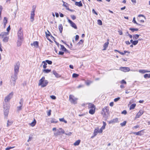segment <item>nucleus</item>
<instances>
[{"label":"nucleus","instance_id":"f257e3e1","mask_svg":"<svg viewBox=\"0 0 150 150\" xmlns=\"http://www.w3.org/2000/svg\"><path fill=\"white\" fill-rule=\"evenodd\" d=\"M13 94V92H11L7 95L4 99L5 103H4L3 108L5 117H7L9 112V110L10 108L9 104L6 103L8 102L11 99Z\"/></svg>","mask_w":150,"mask_h":150},{"label":"nucleus","instance_id":"f03ea898","mask_svg":"<svg viewBox=\"0 0 150 150\" xmlns=\"http://www.w3.org/2000/svg\"><path fill=\"white\" fill-rule=\"evenodd\" d=\"M45 77L43 76L39 80V86H41V87H44L47 85L48 81L47 80H45Z\"/></svg>","mask_w":150,"mask_h":150},{"label":"nucleus","instance_id":"7ed1b4c3","mask_svg":"<svg viewBox=\"0 0 150 150\" xmlns=\"http://www.w3.org/2000/svg\"><path fill=\"white\" fill-rule=\"evenodd\" d=\"M20 64L19 61L17 62L14 65V74H18L19 72V70L20 67Z\"/></svg>","mask_w":150,"mask_h":150},{"label":"nucleus","instance_id":"20e7f679","mask_svg":"<svg viewBox=\"0 0 150 150\" xmlns=\"http://www.w3.org/2000/svg\"><path fill=\"white\" fill-rule=\"evenodd\" d=\"M77 98L75 97L72 95H70L69 96V100L72 103L76 104L77 103L76 101Z\"/></svg>","mask_w":150,"mask_h":150},{"label":"nucleus","instance_id":"39448f33","mask_svg":"<svg viewBox=\"0 0 150 150\" xmlns=\"http://www.w3.org/2000/svg\"><path fill=\"white\" fill-rule=\"evenodd\" d=\"M17 75L18 74H16L15 75V74L14 73V75H13L11 77V79L13 81V86H14L15 85V83L16 80L17 79Z\"/></svg>","mask_w":150,"mask_h":150},{"label":"nucleus","instance_id":"423d86ee","mask_svg":"<svg viewBox=\"0 0 150 150\" xmlns=\"http://www.w3.org/2000/svg\"><path fill=\"white\" fill-rule=\"evenodd\" d=\"M68 22L70 24L71 26L75 29H77V28L75 24L71 20L67 18Z\"/></svg>","mask_w":150,"mask_h":150},{"label":"nucleus","instance_id":"0eeeda50","mask_svg":"<svg viewBox=\"0 0 150 150\" xmlns=\"http://www.w3.org/2000/svg\"><path fill=\"white\" fill-rule=\"evenodd\" d=\"M23 38H18L17 42V46H20L22 44L23 40Z\"/></svg>","mask_w":150,"mask_h":150},{"label":"nucleus","instance_id":"6e6552de","mask_svg":"<svg viewBox=\"0 0 150 150\" xmlns=\"http://www.w3.org/2000/svg\"><path fill=\"white\" fill-rule=\"evenodd\" d=\"M18 38H23V33L22 28H20L18 33Z\"/></svg>","mask_w":150,"mask_h":150},{"label":"nucleus","instance_id":"1a4fd4ad","mask_svg":"<svg viewBox=\"0 0 150 150\" xmlns=\"http://www.w3.org/2000/svg\"><path fill=\"white\" fill-rule=\"evenodd\" d=\"M118 122V119L117 118H116L115 119H113L112 120L108 121L109 124H111L115 123Z\"/></svg>","mask_w":150,"mask_h":150},{"label":"nucleus","instance_id":"9d476101","mask_svg":"<svg viewBox=\"0 0 150 150\" xmlns=\"http://www.w3.org/2000/svg\"><path fill=\"white\" fill-rule=\"evenodd\" d=\"M120 69L121 71L126 72L129 71L130 69L128 67H122L120 68Z\"/></svg>","mask_w":150,"mask_h":150},{"label":"nucleus","instance_id":"9b49d317","mask_svg":"<svg viewBox=\"0 0 150 150\" xmlns=\"http://www.w3.org/2000/svg\"><path fill=\"white\" fill-rule=\"evenodd\" d=\"M8 34L9 33H8V32H2L0 34V36H1L2 38L6 36L7 35H8Z\"/></svg>","mask_w":150,"mask_h":150},{"label":"nucleus","instance_id":"f8f14e48","mask_svg":"<svg viewBox=\"0 0 150 150\" xmlns=\"http://www.w3.org/2000/svg\"><path fill=\"white\" fill-rule=\"evenodd\" d=\"M35 15V13H31V15L30 16V21L31 22H33L34 21V17Z\"/></svg>","mask_w":150,"mask_h":150},{"label":"nucleus","instance_id":"ddd939ff","mask_svg":"<svg viewBox=\"0 0 150 150\" xmlns=\"http://www.w3.org/2000/svg\"><path fill=\"white\" fill-rule=\"evenodd\" d=\"M88 108L93 109L95 108V106L93 104L90 103H88Z\"/></svg>","mask_w":150,"mask_h":150},{"label":"nucleus","instance_id":"4468645a","mask_svg":"<svg viewBox=\"0 0 150 150\" xmlns=\"http://www.w3.org/2000/svg\"><path fill=\"white\" fill-rule=\"evenodd\" d=\"M108 40V41L105 42L103 45V50H106L107 48L108 47V45L109 44Z\"/></svg>","mask_w":150,"mask_h":150},{"label":"nucleus","instance_id":"2eb2a0df","mask_svg":"<svg viewBox=\"0 0 150 150\" xmlns=\"http://www.w3.org/2000/svg\"><path fill=\"white\" fill-rule=\"evenodd\" d=\"M31 45L32 46L33 45L36 48H38L39 46L38 42V41L34 42L33 43H31Z\"/></svg>","mask_w":150,"mask_h":150},{"label":"nucleus","instance_id":"dca6fc26","mask_svg":"<svg viewBox=\"0 0 150 150\" xmlns=\"http://www.w3.org/2000/svg\"><path fill=\"white\" fill-rule=\"evenodd\" d=\"M75 5L79 7H81L83 6L82 3L81 1L79 2H75Z\"/></svg>","mask_w":150,"mask_h":150},{"label":"nucleus","instance_id":"f3484780","mask_svg":"<svg viewBox=\"0 0 150 150\" xmlns=\"http://www.w3.org/2000/svg\"><path fill=\"white\" fill-rule=\"evenodd\" d=\"M8 22L7 19L6 17H4L3 20V23L4 24V27L5 28L6 24Z\"/></svg>","mask_w":150,"mask_h":150},{"label":"nucleus","instance_id":"a211bd4d","mask_svg":"<svg viewBox=\"0 0 150 150\" xmlns=\"http://www.w3.org/2000/svg\"><path fill=\"white\" fill-rule=\"evenodd\" d=\"M95 111V108L91 109L89 111V113L91 115L93 114Z\"/></svg>","mask_w":150,"mask_h":150},{"label":"nucleus","instance_id":"6ab92c4d","mask_svg":"<svg viewBox=\"0 0 150 150\" xmlns=\"http://www.w3.org/2000/svg\"><path fill=\"white\" fill-rule=\"evenodd\" d=\"M53 73L57 78H59L60 77V76L55 71H53Z\"/></svg>","mask_w":150,"mask_h":150},{"label":"nucleus","instance_id":"aec40b11","mask_svg":"<svg viewBox=\"0 0 150 150\" xmlns=\"http://www.w3.org/2000/svg\"><path fill=\"white\" fill-rule=\"evenodd\" d=\"M59 30L60 31V32L61 33H62V31L63 30V26L62 24H60L59 25Z\"/></svg>","mask_w":150,"mask_h":150},{"label":"nucleus","instance_id":"412c9836","mask_svg":"<svg viewBox=\"0 0 150 150\" xmlns=\"http://www.w3.org/2000/svg\"><path fill=\"white\" fill-rule=\"evenodd\" d=\"M144 78L146 79L147 78H150V74H145L144 76Z\"/></svg>","mask_w":150,"mask_h":150},{"label":"nucleus","instance_id":"4be33fe9","mask_svg":"<svg viewBox=\"0 0 150 150\" xmlns=\"http://www.w3.org/2000/svg\"><path fill=\"white\" fill-rule=\"evenodd\" d=\"M36 120L34 119V121L33 122H32L30 124V125L32 127L34 126L36 124Z\"/></svg>","mask_w":150,"mask_h":150},{"label":"nucleus","instance_id":"5701e85b","mask_svg":"<svg viewBox=\"0 0 150 150\" xmlns=\"http://www.w3.org/2000/svg\"><path fill=\"white\" fill-rule=\"evenodd\" d=\"M13 123V121H12L8 120L7 121V127H8L11 125Z\"/></svg>","mask_w":150,"mask_h":150},{"label":"nucleus","instance_id":"b1692460","mask_svg":"<svg viewBox=\"0 0 150 150\" xmlns=\"http://www.w3.org/2000/svg\"><path fill=\"white\" fill-rule=\"evenodd\" d=\"M8 38H9L8 37H5L3 40V41L5 42H7L8 41Z\"/></svg>","mask_w":150,"mask_h":150},{"label":"nucleus","instance_id":"393cba45","mask_svg":"<svg viewBox=\"0 0 150 150\" xmlns=\"http://www.w3.org/2000/svg\"><path fill=\"white\" fill-rule=\"evenodd\" d=\"M51 69H44L43 70V72H44V73H48L51 71Z\"/></svg>","mask_w":150,"mask_h":150},{"label":"nucleus","instance_id":"a878e982","mask_svg":"<svg viewBox=\"0 0 150 150\" xmlns=\"http://www.w3.org/2000/svg\"><path fill=\"white\" fill-rule=\"evenodd\" d=\"M102 111L105 113L107 112L108 111V108L107 107H105L104 108H103L102 110Z\"/></svg>","mask_w":150,"mask_h":150},{"label":"nucleus","instance_id":"bb28decb","mask_svg":"<svg viewBox=\"0 0 150 150\" xmlns=\"http://www.w3.org/2000/svg\"><path fill=\"white\" fill-rule=\"evenodd\" d=\"M81 140H78L74 143V145L75 146L78 145L79 144Z\"/></svg>","mask_w":150,"mask_h":150},{"label":"nucleus","instance_id":"cd10ccee","mask_svg":"<svg viewBox=\"0 0 150 150\" xmlns=\"http://www.w3.org/2000/svg\"><path fill=\"white\" fill-rule=\"evenodd\" d=\"M50 122L52 123H56L58 122V121L54 118H51Z\"/></svg>","mask_w":150,"mask_h":150},{"label":"nucleus","instance_id":"c85d7f7f","mask_svg":"<svg viewBox=\"0 0 150 150\" xmlns=\"http://www.w3.org/2000/svg\"><path fill=\"white\" fill-rule=\"evenodd\" d=\"M98 133V130L96 129H95L93 132V137L96 136Z\"/></svg>","mask_w":150,"mask_h":150},{"label":"nucleus","instance_id":"c756f323","mask_svg":"<svg viewBox=\"0 0 150 150\" xmlns=\"http://www.w3.org/2000/svg\"><path fill=\"white\" fill-rule=\"evenodd\" d=\"M136 106V104H132L130 107L129 109L130 110L134 109Z\"/></svg>","mask_w":150,"mask_h":150},{"label":"nucleus","instance_id":"7c9ffc66","mask_svg":"<svg viewBox=\"0 0 150 150\" xmlns=\"http://www.w3.org/2000/svg\"><path fill=\"white\" fill-rule=\"evenodd\" d=\"M60 131L59 130H57L56 132L54 133V134L55 136H57L60 135Z\"/></svg>","mask_w":150,"mask_h":150},{"label":"nucleus","instance_id":"2f4dec72","mask_svg":"<svg viewBox=\"0 0 150 150\" xmlns=\"http://www.w3.org/2000/svg\"><path fill=\"white\" fill-rule=\"evenodd\" d=\"M141 17L143 18L142 19H141V23H144L145 21L146 20V18L145 16L141 14Z\"/></svg>","mask_w":150,"mask_h":150},{"label":"nucleus","instance_id":"473e14b6","mask_svg":"<svg viewBox=\"0 0 150 150\" xmlns=\"http://www.w3.org/2000/svg\"><path fill=\"white\" fill-rule=\"evenodd\" d=\"M141 110H140L139 112L136 115L135 117L136 118H139L141 116Z\"/></svg>","mask_w":150,"mask_h":150},{"label":"nucleus","instance_id":"72a5a7b5","mask_svg":"<svg viewBox=\"0 0 150 150\" xmlns=\"http://www.w3.org/2000/svg\"><path fill=\"white\" fill-rule=\"evenodd\" d=\"M42 64H44L43 65V68L44 69H45L47 67L46 65H47V63L45 62V61H43L42 62Z\"/></svg>","mask_w":150,"mask_h":150},{"label":"nucleus","instance_id":"f704fd0d","mask_svg":"<svg viewBox=\"0 0 150 150\" xmlns=\"http://www.w3.org/2000/svg\"><path fill=\"white\" fill-rule=\"evenodd\" d=\"M139 35L137 34L134 35L133 36V39L136 40L139 37Z\"/></svg>","mask_w":150,"mask_h":150},{"label":"nucleus","instance_id":"c9c22d12","mask_svg":"<svg viewBox=\"0 0 150 150\" xmlns=\"http://www.w3.org/2000/svg\"><path fill=\"white\" fill-rule=\"evenodd\" d=\"M150 71L146 70H141V73L144 74L147 72H150Z\"/></svg>","mask_w":150,"mask_h":150},{"label":"nucleus","instance_id":"e433bc0d","mask_svg":"<svg viewBox=\"0 0 150 150\" xmlns=\"http://www.w3.org/2000/svg\"><path fill=\"white\" fill-rule=\"evenodd\" d=\"M127 123V122L125 121H124L123 122L120 124V125L122 127L125 126Z\"/></svg>","mask_w":150,"mask_h":150},{"label":"nucleus","instance_id":"4c0bfd02","mask_svg":"<svg viewBox=\"0 0 150 150\" xmlns=\"http://www.w3.org/2000/svg\"><path fill=\"white\" fill-rule=\"evenodd\" d=\"M60 46L61 49L62 51L67 50V49L64 47V45H60Z\"/></svg>","mask_w":150,"mask_h":150},{"label":"nucleus","instance_id":"58836bf2","mask_svg":"<svg viewBox=\"0 0 150 150\" xmlns=\"http://www.w3.org/2000/svg\"><path fill=\"white\" fill-rule=\"evenodd\" d=\"M23 98H21L19 101V103L20 104V105L22 106L23 104Z\"/></svg>","mask_w":150,"mask_h":150},{"label":"nucleus","instance_id":"ea45409f","mask_svg":"<svg viewBox=\"0 0 150 150\" xmlns=\"http://www.w3.org/2000/svg\"><path fill=\"white\" fill-rule=\"evenodd\" d=\"M47 31L48 33H47L46 32H45L46 36L47 38L50 36V35H51L49 31L48 30H47Z\"/></svg>","mask_w":150,"mask_h":150},{"label":"nucleus","instance_id":"a19ab883","mask_svg":"<svg viewBox=\"0 0 150 150\" xmlns=\"http://www.w3.org/2000/svg\"><path fill=\"white\" fill-rule=\"evenodd\" d=\"M83 40H80L79 42L77 43V45L79 46L81 44H82L83 42Z\"/></svg>","mask_w":150,"mask_h":150},{"label":"nucleus","instance_id":"79ce46f5","mask_svg":"<svg viewBox=\"0 0 150 150\" xmlns=\"http://www.w3.org/2000/svg\"><path fill=\"white\" fill-rule=\"evenodd\" d=\"M97 23L99 25H102V21L100 20H98L97 21Z\"/></svg>","mask_w":150,"mask_h":150},{"label":"nucleus","instance_id":"37998d69","mask_svg":"<svg viewBox=\"0 0 150 150\" xmlns=\"http://www.w3.org/2000/svg\"><path fill=\"white\" fill-rule=\"evenodd\" d=\"M45 62L46 63H47L49 64H52V62L50 60H47Z\"/></svg>","mask_w":150,"mask_h":150},{"label":"nucleus","instance_id":"c03bdc74","mask_svg":"<svg viewBox=\"0 0 150 150\" xmlns=\"http://www.w3.org/2000/svg\"><path fill=\"white\" fill-rule=\"evenodd\" d=\"M79 76V75L78 74L76 73H74L72 75V77L73 78H76L78 77Z\"/></svg>","mask_w":150,"mask_h":150},{"label":"nucleus","instance_id":"a18cd8bd","mask_svg":"<svg viewBox=\"0 0 150 150\" xmlns=\"http://www.w3.org/2000/svg\"><path fill=\"white\" fill-rule=\"evenodd\" d=\"M70 17L73 20H74L76 19V17L74 15H71Z\"/></svg>","mask_w":150,"mask_h":150},{"label":"nucleus","instance_id":"49530a36","mask_svg":"<svg viewBox=\"0 0 150 150\" xmlns=\"http://www.w3.org/2000/svg\"><path fill=\"white\" fill-rule=\"evenodd\" d=\"M138 40L133 41V42L132 44L133 45H136L138 43Z\"/></svg>","mask_w":150,"mask_h":150},{"label":"nucleus","instance_id":"de8ad7c7","mask_svg":"<svg viewBox=\"0 0 150 150\" xmlns=\"http://www.w3.org/2000/svg\"><path fill=\"white\" fill-rule=\"evenodd\" d=\"M132 22L133 23H136L137 25H140V24H138L137 22L136 21V20H135V17H134L133 18V21H132Z\"/></svg>","mask_w":150,"mask_h":150},{"label":"nucleus","instance_id":"09e8293b","mask_svg":"<svg viewBox=\"0 0 150 150\" xmlns=\"http://www.w3.org/2000/svg\"><path fill=\"white\" fill-rule=\"evenodd\" d=\"M120 99V98L119 97H117L114 99V101L115 102H117Z\"/></svg>","mask_w":150,"mask_h":150},{"label":"nucleus","instance_id":"8fccbe9b","mask_svg":"<svg viewBox=\"0 0 150 150\" xmlns=\"http://www.w3.org/2000/svg\"><path fill=\"white\" fill-rule=\"evenodd\" d=\"M22 105H20L19 106H18L17 107L18 111H20L22 109Z\"/></svg>","mask_w":150,"mask_h":150},{"label":"nucleus","instance_id":"3c124183","mask_svg":"<svg viewBox=\"0 0 150 150\" xmlns=\"http://www.w3.org/2000/svg\"><path fill=\"white\" fill-rule=\"evenodd\" d=\"M35 6H33L32 11L31 12V13H35Z\"/></svg>","mask_w":150,"mask_h":150},{"label":"nucleus","instance_id":"603ef678","mask_svg":"<svg viewBox=\"0 0 150 150\" xmlns=\"http://www.w3.org/2000/svg\"><path fill=\"white\" fill-rule=\"evenodd\" d=\"M92 83L91 81H88L86 82V83L87 85L89 86L90 84Z\"/></svg>","mask_w":150,"mask_h":150},{"label":"nucleus","instance_id":"864d4df0","mask_svg":"<svg viewBox=\"0 0 150 150\" xmlns=\"http://www.w3.org/2000/svg\"><path fill=\"white\" fill-rule=\"evenodd\" d=\"M10 29H11L10 26V25H9V26L7 27V28L6 29V30L7 31V32H8V33H9V31L10 30Z\"/></svg>","mask_w":150,"mask_h":150},{"label":"nucleus","instance_id":"5fc2aeb1","mask_svg":"<svg viewBox=\"0 0 150 150\" xmlns=\"http://www.w3.org/2000/svg\"><path fill=\"white\" fill-rule=\"evenodd\" d=\"M68 4L67 3H64V4H63V6L65 7H67L68 6Z\"/></svg>","mask_w":150,"mask_h":150},{"label":"nucleus","instance_id":"6e6d98bb","mask_svg":"<svg viewBox=\"0 0 150 150\" xmlns=\"http://www.w3.org/2000/svg\"><path fill=\"white\" fill-rule=\"evenodd\" d=\"M141 133V131H139V132H134L133 133V134H136V135H138L140 134V133Z\"/></svg>","mask_w":150,"mask_h":150},{"label":"nucleus","instance_id":"4d7b16f0","mask_svg":"<svg viewBox=\"0 0 150 150\" xmlns=\"http://www.w3.org/2000/svg\"><path fill=\"white\" fill-rule=\"evenodd\" d=\"M121 83L122 84H126V82L123 79L121 81Z\"/></svg>","mask_w":150,"mask_h":150},{"label":"nucleus","instance_id":"13d9d810","mask_svg":"<svg viewBox=\"0 0 150 150\" xmlns=\"http://www.w3.org/2000/svg\"><path fill=\"white\" fill-rule=\"evenodd\" d=\"M51 110H50L47 112V115L49 116H50L51 114Z\"/></svg>","mask_w":150,"mask_h":150},{"label":"nucleus","instance_id":"bf43d9fd","mask_svg":"<svg viewBox=\"0 0 150 150\" xmlns=\"http://www.w3.org/2000/svg\"><path fill=\"white\" fill-rule=\"evenodd\" d=\"M121 113L122 114H124V115H126L127 113V112L126 111V110H124L123 111H122V113Z\"/></svg>","mask_w":150,"mask_h":150},{"label":"nucleus","instance_id":"052dcab7","mask_svg":"<svg viewBox=\"0 0 150 150\" xmlns=\"http://www.w3.org/2000/svg\"><path fill=\"white\" fill-rule=\"evenodd\" d=\"M51 98L53 99V100H55L56 99V97L54 95H52L50 96Z\"/></svg>","mask_w":150,"mask_h":150},{"label":"nucleus","instance_id":"680f3d73","mask_svg":"<svg viewBox=\"0 0 150 150\" xmlns=\"http://www.w3.org/2000/svg\"><path fill=\"white\" fill-rule=\"evenodd\" d=\"M64 54V52H63L62 51H59V54L60 55H63Z\"/></svg>","mask_w":150,"mask_h":150},{"label":"nucleus","instance_id":"e2e57ef3","mask_svg":"<svg viewBox=\"0 0 150 150\" xmlns=\"http://www.w3.org/2000/svg\"><path fill=\"white\" fill-rule=\"evenodd\" d=\"M79 36L78 35H76L75 36V40H77L79 39Z\"/></svg>","mask_w":150,"mask_h":150},{"label":"nucleus","instance_id":"0e129e2a","mask_svg":"<svg viewBox=\"0 0 150 150\" xmlns=\"http://www.w3.org/2000/svg\"><path fill=\"white\" fill-rule=\"evenodd\" d=\"M92 12L93 13H94L96 15H98L97 13L95 11L94 9H93L92 10Z\"/></svg>","mask_w":150,"mask_h":150},{"label":"nucleus","instance_id":"69168bd1","mask_svg":"<svg viewBox=\"0 0 150 150\" xmlns=\"http://www.w3.org/2000/svg\"><path fill=\"white\" fill-rule=\"evenodd\" d=\"M3 8L0 5V14H1Z\"/></svg>","mask_w":150,"mask_h":150},{"label":"nucleus","instance_id":"338daca9","mask_svg":"<svg viewBox=\"0 0 150 150\" xmlns=\"http://www.w3.org/2000/svg\"><path fill=\"white\" fill-rule=\"evenodd\" d=\"M72 133L71 132H69L67 133H65V134L67 135L70 136L71 134Z\"/></svg>","mask_w":150,"mask_h":150},{"label":"nucleus","instance_id":"774afa93","mask_svg":"<svg viewBox=\"0 0 150 150\" xmlns=\"http://www.w3.org/2000/svg\"><path fill=\"white\" fill-rule=\"evenodd\" d=\"M129 30H131L132 32H134L135 31L134 28H130Z\"/></svg>","mask_w":150,"mask_h":150}]
</instances>
